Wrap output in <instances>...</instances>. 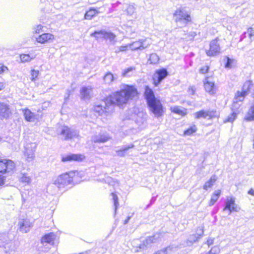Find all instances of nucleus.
Masks as SVG:
<instances>
[{"label": "nucleus", "instance_id": "nucleus-40", "mask_svg": "<svg viewBox=\"0 0 254 254\" xmlns=\"http://www.w3.org/2000/svg\"><path fill=\"white\" fill-rule=\"evenodd\" d=\"M39 74V70H36L35 69H32L31 70V80L33 81H35Z\"/></svg>", "mask_w": 254, "mask_h": 254}, {"label": "nucleus", "instance_id": "nucleus-14", "mask_svg": "<svg viewBox=\"0 0 254 254\" xmlns=\"http://www.w3.org/2000/svg\"><path fill=\"white\" fill-rule=\"evenodd\" d=\"M55 39V36L50 33H43L38 35L35 39L37 43L44 44L53 42Z\"/></svg>", "mask_w": 254, "mask_h": 254}, {"label": "nucleus", "instance_id": "nucleus-38", "mask_svg": "<svg viewBox=\"0 0 254 254\" xmlns=\"http://www.w3.org/2000/svg\"><path fill=\"white\" fill-rule=\"evenodd\" d=\"M20 181L23 183L29 184L31 182V179L27 174H23L20 178Z\"/></svg>", "mask_w": 254, "mask_h": 254}, {"label": "nucleus", "instance_id": "nucleus-26", "mask_svg": "<svg viewBox=\"0 0 254 254\" xmlns=\"http://www.w3.org/2000/svg\"><path fill=\"white\" fill-rule=\"evenodd\" d=\"M197 127L194 125H191L183 131L184 136H191L195 133L197 131Z\"/></svg>", "mask_w": 254, "mask_h": 254}, {"label": "nucleus", "instance_id": "nucleus-27", "mask_svg": "<svg viewBox=\"0 0 254 254\" xmlns=\"http://www.w3.org/2000/svg\"><path fill=\"white\" fill-rule=\"evenodd\" d=\"M216 180L217 178L214 175L211 177L210 178L207 182H206L203 185V189L207 190L208 189L211 188Z\"/></svg>", "mask_w": 254, "mask_h": 254}, {"label": "nucleus", "instance_id": "nucleus-12", "mask_svg": "<svg viewBox=\"0 0 254 254\" xmlns=\"http://www.w3.org/2000/svg\"><path fill=\"white\" fill-rule=\"evenodd\" d=\"M209 77L206 76L203 81V85L205 91L211 96L216 94L217 87L214 81L209 80Z\"/></svg>", "mask_w": 254, "mask_h": 254}, {"label": "nucleus", "instance_id": "nucleus-1", "mask_svg": "<svg viewBox=\"0 0 254 254\" xmlns=\"http://www.w3.org/2000/svg\"><path fill=\"white\" fill-rule=\"evenodd\" d=\"M139 95L140 92L135 85L125 84L123 89L115 92L112 95L104 99V106L100 105H95L93 111L100 116H109L114 112L115 106L123 108L129 100L137 99Z\"/></svg>", "mask_w": 254, "mask_h": 254}, {"label": "nucleus", "instance_id": "nucleus-33", "mask_svg": "<svg viewBox=\"0 0 254 254\" xmlns=\"http://www.w3.org/2000/svg\"><path fill=\"white\" fill-rule=\"evenodd\" d=\"M111 139L108 135H100L99 137L96 138L94 142L95 143H105Z\"/></svg>", "mask_w": 254, "mask_h": 254}, {"label": "nucleus", "instance_id": "nucleus-37", "mask_svg": "<svg viewBox=\"0 0 254 254\" xmlns=\"http://www.w3.org/2000/svg\"><path fill=\"white\" fill-rule=\"evenodd\" d=\"M111 195L113 197V200L114 205L115 206V210H116L118 208V206H119L118 197L115 192H112L111 193Z\"/></svg>", "mask_w": 254, "mask_h": 254}, {"label": "nucleus", "instance_id": "nucleus-52", "mask_svg": "<svg viewBox=\"0 0 254 254\" xmlns=\"http://www.w3.org/2000/svg\"><path fill=\"white\" fill-rule=\"evenodd\" d=\"M130 219L129 217H128L126 220H125L124 224H127L128 221V220Z\"/></svg>", "mask_w": 254, "mask_h": 254}, {"label": "nucleus", "instance_id": "nucleus-17", "mask_svg": "<svg viewBox=\"0 0 254 254\" xmlns=\"http://www.w3.org/2000/svg\"><path fill=\"white\" fill-rule=\"evenodd\" d=\"M11 112L8 105L0 103V116L4 119H8Z\"/></svg>", "mask_w": 254, "mask_h": 254}, {"label": "nucleus", "instance_id": "nucleus-44", "mask_svg": "<svg viewBox=\"0 0 254 254\" xmlns=\"http://www.w3.org/2000/svg\"><path fill=\"white\" fill-rule=\"evenodd\" d=\"M188 92L190 95H193L196 92V88L194 86H190L188 89Z\"/></svg>", "mask_w": 254, "mask_h": 254}, {"label": "nucleus", "instance_id": "nucleus-20", "mask_svg": "<svg viewBox=\"0 0 254 254\" xmlns=\"http://www.w3.org/2000/svg\"><path fill=\"white\" fill-rule=\"evenodd\" d=\"M55 235L53 233H50L44 235L41 239L42 244H50L53 245L54 242Z\"/></svg>", "mask_w": 254, "mask_h": 254}, {"label": "nucleus", "instance_id": "nucleus-45", "mask_svg": "<svg viewBox=\"0 0 254 254\" xmlns=\"http://www.w3.org/2000/svg\"><path fill=\"white\" fill-rule=\"evenodd\" d=\"M43 26L42 25H41V24L37 25L36 26L33 33L34 34H38L40 32L43 31Z\"/></svg>", "mask_w": 254, "mask_h": 254}, {"label": "nucleus", "instance_id": "nucleus-54", "mask_svg": "<svg viewBox=\"0 0 254 254\" xmlns=\"http://www.w3.org/2000/svg\"><path fill=\"white\" fill-rule=\"evenodd\" d=\"M253 147L254 148V140H253Z\"/></svg>", "mask_w": 254, "mask_h": 254}, {"label": "nucleus", "instance_id": "nucleus-43", "mask_svg": "<svg viewBox=\"0 0 254 254\" xmlns=\"http://www.w3.org/2000/svg\"><path fill=\"white\" fill-rule=\"evenodd\" d=\"M8 71V67L4 65L3 64H0V75L3 74L4 73Z\"/></svg>", "mask_w": 254, "mask_h": 254}, {"label": "nucleus", "instance_id": "nucleus-29", "mask_svg": "<svg viewBox=\"0 0 254 254\" xmlns=\"http://www.w3.org/2000/svg\"><path fill=\"white\" fill-rule=\"evenodd\" d=\"M240 113L239 111L233 112L229 116H228L223 121L224 123H232L237 118V115Z\"/></svg>", "mask_w": 254, "mask_h": 254}, {"label": "nucleus", "instance_id": "nucleus-51", "mask_svg": "<svg viewBox=\"0 0 254 254\" xmlns=\"http://www.w3.org/2000/svg\"><path fill=\"white\" fill-rule=\"evenodd\" d=\"M5 88V84L3 82H0V91L3 90Z\"/></svg>", "mask_w": 254, "mask_h": 254}, {"label": "nucleus", "instance_id": "nucleus-5", "mask_svg": "<svg viewBox=\"0 0 254 254\" xmlns=\"http://www.w3.org/2000/svg\"><path fill=\"white\" fill-rule=\"evenodd\" d=\"M169 75V72L165 68L156 69L152 76V83L154 86H158L161 81Z\"/></svg>", "mask_w": 254, "mask_h": 254}, {"label": "nucleus", "instance_id": "nucleus-39", "mask_svg": "<svg viewBox=\"0 0 254 254\" xmlns=\"http://www.w3.org/2000/svg\"><path fill=\"white\" fill-rule=\"evenodd\" d=\"M158 238L156 237V234H154L152 236L148 237L146 240V242L147 244H152L156 242L157 241Z\"/></svg>", "mask_w": 254, "mask_h": 254}, {"label": "nucleus", "instance_id": "nucleus-9", "mask_svg": "<svg viewBox=\"0 0 254 254\" xmlns=\"http://www.w3.org/2000/svg\"><path fill=\"white\" fill-rule=\"evenodd\" d=\"M144 41L143 40H138L133 42L131 45H122L118 48L116 53H119L126 52L128 50V49L130 48L131 46L133 45L135 46L132 48L133 50L144 49L146 47V46H145L144 45Z\"/></svg>", "mask_w": 254, "mask_h": 254}, {"label": "nucleus", "instance_id": "nucleus-22", "mask_svg": "<svg viewBox=\"0 0 254 254\" xmlns=\"http://www.w3.org/2000/svg\"><path fill=\"white\" fill-rule=\"evenodd\" d=\"M25 120L29 122L33 121L35 119V114L29 109L26 108L22 110Z\"/></svg>", "mask_w": 254, "mask_h": 254}, {"label": "nucleus", "instance_id": "nucleus-32", "mask_svg": "<svg viewBox=\"0 0 254 254\" xmlns=\"http://www.w3.org/2000/svg\"><path fill=\"white\" fill-rule=\"evenodd\" d=\"M135 70V67L134 66L128 67L126 69H125L122 73V76L123 77H127L130 76L131 75V73Z\"/></svg>", "mask_w": 254, "mask_h": 254}, {"label": "nucleus", "instance_id": "nucleus-31", "mask_svg": "<svg viewBox=\"0 0 254 254\" xmlns=\"http://www.w3.org/2000/svg\"><path fill=\"white\" fill-rule=\"evenodd\" d=\"M34 58V56H31L28 54H22L20 55V61L22 63L29 62Z\"/></svg>", "mask_w": 254, "mask_h": 254}, {"label": "nucleus", "instance_id": "nucleus-36", "mask_svg": "<svg viewBox=\"0 0 254 254\" xmlns=\"http://www.w3.org/2000/svg\"><path fill=\"white\" fill-rule=\"evenodd\" d=\"M226 63L225 64L226 68H230L232 67L235 63V60L233 59H230L228 57H226Z\"/></svg>", "mask_w": 254, "mask_h": 254}, {"label": "nucleus", "instance_id": "nucleus-42", "mask_svg": "<svg viewBox=\"0 0 254 254\" xmlns=\"http://www.w3.org/2000/svg\"><path fill=\"white\" fill-rule=\"evenodd\" d=\"M220 249L216 246L212 247L206 254H219Z\"/></svg>", "mask_w": 254, "mask_h": 254}, {"label": "nucleus", "instance_id": "nucleus-8", "mask_svg": "<svg viewBox=\"0 0 254 254\" xmlns=\"http://www.w3.org/2000/svg\"><path fill=\"white\" fill-rule=\"evenodd\" d=\"M99 35H102L105 40L110 42L115 41L116 38V35L111 31L97 30L90 34L91 36L95 37L96 39H99Z\"/></svg>", "mask_w": 254, "mask_h": 254}, {"label": "nucleus", "instance_id": "nucleus-16", "mask_svg": "<svg viewBox=\"0 0 254 254\" xmlns=\"http://www.w3.org/2000/svg\"><path fill=\"white\" fill-rule=\"evenodd\" d=\"M99 7H90L86 11L84 18L86 20H91L94 17L98 15L100 11Z\"/></svg>", "mask_w": 254, "mask_h": 254}, {"label": "nucleus", "instance_id": "nucleus-6", "mask_svg": "<svg viewBox=\"0 0 254 254\" xmlns=\"http://www.w3.org/2000/svg\"><path fill=\"white\" fill-rule=\"evenodd\" d=\"M219 41L218 37H216L210 41L209 49L205 51V53L208 57H214L220 53L221 48Z\"/></svg>", "mask_w": 254, "mask_h": 254}, {"label": "nucleus", "instance_id": "nucleus-34", "mask_svg": "<svg viewBox=\"0 0 254 254\" xmlns=\"http://www.w3.org/2000/svg\"><path fill=\"white\" fill-rule=\"evenodd\" d=\"M148 61L150 64H155L159 63V58L155 54L150 55Z\"/></svg>", "mask_w": 254, "mask_h": 254}, {"label": "nucleus", "instance_id": "nucleus-24", "mask_svg": "<svg viewBox=\"0 0 254 254\" xmlns=\"http://www.w3.org/2000/svg\"><path fill=\"white\" fill-rule=\"evenodd\" d=\"M221 190H217L212 194L211 197L209 201V205L212 206L218 200L221 194Z\"/></svg>", "mask_w": 254, "mask_h": 254}, {"label": "nucleus", "instance_id": "nucleus-23", "mask_svg": "<svg viewBox=\"0 0 254 254\" xmlns=\"http://www.w3.org/2000/svg\"><path fill=\"white\" fill-rule=\"evenodd\" d=\"M253 86L254 84L252 80H247L243 84L241 91L248 95L253 88Z\"/></svg>", "mask_w": 254, "mask_h": 254}, {"label": "nucleus", "instance_id": "nucleus-10", "mask_svg": "<svg viewBox=\"0 0 254 254\" xmlns=\"http://www.w3.org/2000/svg\"><path fill=\"white\" fill-rule=\"evenodd\" d=\"M85 159V156L82 154L70 153L67 155H63L61 156V162H81Z\"/></svg>", "mask_w": 254, "mask_h": 254}, {"label": "nucleus", "instance_id": "nucleus-35", "mask_svg": "<svg viewBox=\"0 0 254 254\" xmlns=\"http://www.w3.org/2000/svg\"><path fill=\"white\" fill-rule=\"evenodd\" d=\"M210 67L209 65L208 64H205L202 66H201L199 68V72L201 74H206L207 73H208L209 71Z\"/></svg>", "mask_w": 254, "mask_h": 254}, {"label": "nucleus", "instance_id": "nucleus-53", "mask_svg": "<svg viewBox=\"0 0 254 254\" xmlns=\"http://www.w3.org/2000/svg\"><path fill=\"white\" fill-rule=\"evenodd\" d=\"M252 98H253V99L254 100V89L253 93L252 94Z\"/></svg>", "mask_w": 254, "mask_h": 254}, {"label": "nucleus", "instance_id": "nucleus-3", "mask_svg": "<svg viewBox=\"0 0 254 254\" xmlns=\"http://www.w3.org/2000/svg\"><path fill=\"white\" fill-rule=\"evenodd\" d=\"M79 178V172L76 170L66 172L59 175L54 182L58 188H63L72 183L74 180Z\"/></svg>", "mask_w": 254, "mask_h": 254}, {"label": "nucleus", "instance_id": "nucleus-19", "mask_svg": "<svg viewBox=\"0 0 254 254\" xmlns=\"http://www.w3.org/2000/svg\"><path fill=\"white\" fill-rule=\"evenodd\" d=\"M19 225L20 231L24 233L28 232L30 228H31L32 226V223L27 219H22L19 222Z\"/></svg>", "mask_w": 254, "mask_h": 254}, {"label": "nucleus", "instance_id": "nucleus-2", "mask_svg": "<svg viewBox=\"0 0 254 254\" xmlns=\"http://www.w3.org/2000/svg\"><path fill=\"white\" fill-rule=\"evenodd\" d=\"M144 89L143 96L149 111L155 117L160 118L163 117L166 110L162 101L156 97L154 91L149 86H145Z\"/></svg>", "mask_w": 254, "mask_h": 254}, {"label": "nucleus", "instance_id": "nucleus-48", "mask_svg": "<svg viewBox=\"0 0 254 254\" xmlns=\"http://www.w3.org/2000/svg\"><path fill=\"white\" fill-rule=\"evenodd\" d=\"M196 36V33L194 32H191L188 35V36L190 37V40H193L194 37Z\"/></svg>", "mask_w": 254, "mask_h": 254}, {"label": "nucleus", "instance_id": "nucleus-49", "mask_svg": "<svg viewBox=\"0 0 254 254\" xmlns=\"http://www.w3.org/2000/svg\"><path fill=\"white\" fill-rule=\"evenodd\" d=\"M5 177L0 174V186L3 185L4 183Z\"/></svg>", "mask_w": 254, "mask_h": 254}, {"label": "nucleus", "instance_id": "nucleus-28", "mask_svg": "<svg viewBox=\"0 0 254 254\" xmlns=\"http://www.w3.org/2000/svg\"><path fill=\"white\" fill-rule=\"evenodd\" d=\"M92 90V88L83 87H82L80 91V93L81 95V98L83 99L90 98V90Z\"/></svg>", "mask_w": 254, "mask_h": 254}, {"label": "nucleus", "instance_id": "nucleus-13", "mask_svg": "<svg viewBox=\"0 0 254 254\" xmlns=\"http://www.w3.org/2000/svg\"><path fill=\"white\" fill-rule=\"evenodd\" d=\"M215 113V111L201 110L194 113V118L196 120H198L201 118L212 120L216 117Z\"/></svg>", "mask_w": 254, "mask_h": 254}, {"label": "nucleus", "instance_id": "nucleus-21", "mask_svg": "<svg viewBox=\"0 0 254 254\" xmlns=\"http://www.w3.org/2000/svg\"><path fill=\"white\" fill-rule=\"evenodd\" d=\"M61 134L64 136V139L65 140L71 139L74 136L72 131L67 126H64L63 127Z\"/></svg>", "mask_w": 254, "mask_h": 254}, {"label": "nucleus", "instance_id": "nucleus-46", "mask_svg": "<svg viewBox=\"0 0 254 254\" xmlns=\"http://www.w3.org/2000/svg\"><path fill=\"white\" fill-rule=\"evenodd\" d=\"M248 32H249V36L250 38L254 36V29L253 27H249L248 29Z\"/></svg>", "mask_w": 254, "mask_h": 254}, {"label": "nucleus", "instance_id": "nucleus-25", "mask_svg": "<svg viewBox=\"0 0 254 254\" xmlns=\"http://www.w3.org/2000/svg\"><path fill=\"white\" fill-rule=\"evenodd\" d=\"M244 120L248 122L254 121V104L250 107Z\"/></svg>", "mask_w": 254, "mask_h": 254}, {"label": "nucleus", "instance_id": "nucleus-7", "mask_svg": "<svg viewBox=\"0 0 254 254\" xmlns=\"http://www.w3.org/2000/svg\"><path fill=\"white\" fill-rule=\"evenodd\" d=\"M15 169V164L10 159H3L0 157V173L5 174L13 171Z\"/></svg>", "mask_w": 254, "mask_h": 254}, {"label": "nucleus", "instance_id": "nucleus-55", "mask_svg": "<svg viewBox=\"0 0 254 254\" xmlns=\"http://www.w3.org/2000/svg\"><path fill=\"white\" fill-rule=\"evenodd\" d=\"M154 254H159V253H155Z\"/></svg>", "mask_w": 254, "mask_h": 254}, {"label": "nucleus", "instance_id": "nucleus-41", "mask_svg": "<svg viewBox=\"0 0 254 254\" xmlns=\"http://www.w3.org/2000/svg\"><path fill=\"white\" fill-rule=\"evenodd\" d=\"M133 145H131V146H127L122 148L120 149L119 150H118L117 151V152L119 155L123 156L124 155V153L126 152L129 149L133 147Z\"/></svg>", "mask_w": 254, "mask_h": 254}, {"label": "nucleus", "instance_id": "nucleus-4", "mask_svg": "<svg viewBox=\"0 0 254 254\" xmlns=\"http://www.w3.org/2000/svg\"><path fill=\"white\" fill-rule=\"evenodd\" d=\"M236 199L233 196H227L225 201L223 211H227L229 214L238 212L241 210V207L236 203Z\"/></svg>", "mask_w": 254, "mask_h": 254}, {"label": "nucleus", "instance_id": "nucleus-47", "mask_svg": "<svg viewBox=\"0 0 254 254\" xmlns=\"http://www.w3.org/2000/svg\"><path fill=\"white\" fill-rule=\"evenodd\" d=\"M214 243V238H208L206 241V244L207 245L208 247L213 245Z\"/></svg>", "mask_w": 254, "mask_h": 254}, {"label": "nucleus", "instance_id": "nucleus-50", "mask_svg": "<svg viewBox=\"0 0 254 254\" xmlns=\"http://www.w3.org/2000/svg\"><path fill=\"white\" fill-rule=\"evenodd\" d=\"M248 193L252 196H254V188L250 189L248 191Z\"/></svg>", "mask_w": 254, "mask_h": 254}, {"label": "nucleus", "instance_id": "nucleus-18", "mask_svg": "<svg viewBox=\"0 0 254 254\" xmlns=\"http://www.w3.org/2000/svg\"><path fill=\"white\" fill-rule=\"evenodd\" d=\"M247 96V95L243 91H237L234 95L233 106H235L240 102H243Z\"/></svg>", "mask_w": 254, "mask_h": 254}, {"label": "nucleus", "instance_id": "nucleus-30", "mask_svg": "<svg viewBox=\"0 0 254 254\" xmlns=\"http://www.w3.org/2000/svg\"><path fill=\"white\" fill-rule=\"evenodd\" d=\"M104 81L106 84H110L114 80L113 74L111 72H107L103 77Z\"/></svg>", "mask_w": 254, "mask_h": 254}, {"label": "nucleus", "instance_id": "nucleus-15", "mask_svg": "<svg viewBox=\"0 0 254 254\" xmlns=\"http://www.w3.org/2000/svg\"><path fill=\"white\" fill-rule=\"evenodd\" d=\"M170 110L172 113L178 115L182 117L186 116L188 114V110L187 108L179 106L171 107Z\"/></svg>", "mask_w": 254, "mask_h": 254}, {"label": "nucleus", "instance_id": "nucleus-11", "mask_svg": "<svg viewBox=\"0 0 254 254\" xmlns=\"http://www.w3.org/2000/svg\"><path fill=\"white\" fill-rule=\"evenodd\" d=\"M174 16L176 18V22L184 21L188 23L191 21L190 14L186 12L183 8H178L176 9L174 13Z\"/></svg>", "mask_w": 254, "mask_h": 254}]
</instances>
